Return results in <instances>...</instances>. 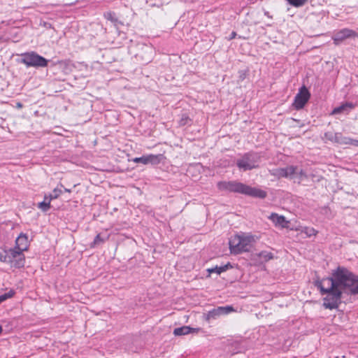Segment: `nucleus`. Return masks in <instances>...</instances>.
Returning a JSON list of instances; mask_svg holds the SVG:
<instances>
[{
  "label": "nucleus",
  "instance_id": "nucleus-3",
  "mask_svg": "<svg viewBox=\"0 0 358 358\" xmlns=\"http://www.w3.org/2000/svg\"><path fill=\"white\" fill-rule=\"evenodd\" d=\"M255 237L250 234H237L229 240V249L233 254L249 252L255 243Z\"/></svg>",
  "mask_w": 358,
  "mask_h": 358
},
{
  "label": "nucleus",
  "instance_id": "nucleus-13",
  "mask_svg": "<svg viewBox=\"0 0 358 358\" xmlns=\"http://www.w3.org/2000/svg\"><path fill=\"white\" fill-rule=\"evenodd\" d=\"M268 219L272 221L275 227L280 228L288 227L289 221L286 220L283 215H279L277 213H271L268 217Z\"/></svg>",
  "mask_w": 358,
  "mask_h": 358
},
{
  "label": "nucleus",
  "instance_id": "nucleus-6",
  "mask_svg": "<svg viewBox=\"0 0 358 358\" xmlns=\"http://www.w3.org/2000/svg\"><path fill=\"white\" fill-rule=\"evenodd\" d=\"M21 62L28 67L33 66L36 68L45 67L48 63V61L45 58L34 52L23 54L22 55Z\"/></svg>",
  "mask_w": 358,
  "mask_h": 358
},
{
  "label": "nucleus",
  "instance_id": "nucleus-24",
  "mask_svg": "<svg viewBox=\"0 0 358 358\" xmlns=\"http://www.w3.org/2000/svg\"><path fill=\"white\" fill-rule=\"evenodd\" d=\"M301 233L306 234L308 237L316 235V231L313 227H303L301 229Z\"/></svg>",
  "mask_w": 358,
  "mask_h": 358
},
{
  "label": "nucleus",
  "instance_id": "nucleus-26",
  "mask_svg": "<svg viewBox=\"0 0 358 358\" xmlns=\"http://www.w3.org/2000/svg\"><path fill=\"white\" fill-rule=\"evenodd\" d=\"M190 122H191L190 118L189 117L188 115H187L185 114H183L181 116L180 120H179V124L180 126H185V125L189 124Z\"/></svg>",
  "mask_w": 358,
  "mask_h": 358
},
{
  "label": "nucleus",
  "instance_id": "nucleus-33",
  "mask_svg": "<svg viewBox=\"0 0 358 358\" xmlns=\"http://www.w3.org/2000/svg\"><path fill=\"white\" fill-rule=\"evenodd\" d=\"M240 80H243L245 78V73H241V75H240Z\"/></svg>",
  "mask_w": 358,
  "mask_h": 358
},
{
  "label": "nucleus",
  "instance_id": "nucleus-14",
  "mask_svg": "<svg viewBox=\"0 0 358 358\" xmlns=\"http://www.w3.org/2000/svg\"><path fill=\"white\" fill-rule=\"evenodd\" d=\"M354 108V105L350 102H345L338 107L335 108L331 113V115H336L340 113L348 114Z\"/></svg>",
  "mask_w": 358,
  "mask_h": 358
},
{
  "label": "nucleus",
  "instance_id": "nucleus-10",
  "mask_svg": "<svg viewBox=\"0 0 358 358\" xmlns=\"http://www.w3.org/2000/svg\"><path fill=\"white\" fill-rule=\"evenodd\" d=\"M356 36H357L355 31L350 29H343L334 34L332 39L335 45H338L346 38Z\"/></svg>",
  "mask_w": 358,
  "mask_h": 358
},
{
  "label": "nucleus",
  "instance_id": "nucleus-23",
  "mask_svg": "<svg viewBox=\"0 0 358 358\" xmlns=\"http://www.w3.org/2000/svg\"><path fill=\"white\" fill-rule=\"evenodd\" d=\"M271 175L276 176L278 178H287L286 172L285 171V168H280L273 170L271 172Z\"/></svg>",
  "mask_w": 358,
  "mask_h": 358
},
{
  "label": "nucleus",
  "instance_id": "nucleus-36",
  "mask_svg": "<svg viewBox=\"0 0 358 358\" xmlns=\"http://www.w3.org/2000/svg\"><path fill=\"white\" fill-rule=\"evenodd\" d=\"M2 330H3L2 327L0 325V334L2 332Z\"/></svg>",
  "mask_w": 358,
  "mask_h": 358
},
{
  "label": "nucleus",
  "instance_id": "nucleus-15",
  "mask_svg": "<svg viewBox=\"0 0 358 358\" xmlns=\"http://www.w3.org/2000/svg\"><path fill=\"white\" fill-rule=\"evenodd\" d=\"M199 329L191 328L189 326H183L181 327L176 328L173 330V334L175 336H184L187 335L190 333L198 332Z\"/></svg>",
  "mask_w": 358,
  "mask_h": 358
},
{
  "label": "nucleus",
  "instance_id": "nucleus-12",
  "mask_svg": "<svg viewBox=\"0 0 358 358\" xmlns=\"http://www.w3.org/2000/svg\"><path fill=\"white\" fill-rule=\"evenodd\" d=\"M28 248V237L24 234H20L15 241V247L13 250L23 252Z\"/></svg>",
  "mask_w": 358,
  "mask_h": 358
},
{
  "label": "nucleus",
  "instance_id": "nucleus-2",
  "mask_svg": "<svg viewBox=\"0 0 358 358\" xmlns=\"http://www.w3.org/2000/svg\"><path fill=\"white\" fill-rule=\"evenodd\" d=\"M217 187L220 190L243 194L255 198L264 199L266 196L265 191L237 181H222L217 183Z\"/></svg>",
  "mask_w": 358,
  "mask_h": 358
},
{
  "label": "nucleus",
  "instance_id": "nucleus-16",
  "mask_svg": "<svg viewBox=\"0 0 358 358\" xmlns=\"http://www.w3.org/2000/svg\"><path fill=\"white\" fill-rule=\"evenodd\" d=\"M285 171L286 172L287 178H294L297 173V166H289L285 167Z\"/></svg>",
  "mask_w": 358,
  "mask_h": 358
},
{
  "label": "nucleus",
  "instance_id": "nucleus-32",
  "mask_svg": "<svg viewBox=\"0 0 358 358\" xmlns=\"http://www.w3.org/2000/svg\"><path fill=\"white\" fill-rule=\"evenodd\" d=\"M349 145H353V146H355V147H358V140L353 139V138H350V141Z\"/></svg>",
  "mask_w": 358,
  "mask_h": 358
},
{
  "label": "nucleus",
  "instance_id": "nucleus-17",
  "mask_svg": "<svg viewBox=\"0 0 358 358\" xmlns=\"http://www.w3.org/2000/svg\"><path fill=\"white\" fill-rule=\"evenodd\" d=\"M13 250L10 249L8 250H5L3 252H0V261L2 262L10 263L11 262V255L13 253Z\"/></svg>",
  "mask_w": 358,
  "mask_h": 358
},
{
  "label": "nucleus",
  "instance_id": "nucleus-34",
  "mask_svg": "<svg viewBox=\"0 0 358 358\" xmlns=\"http://www.w3.org/2000/svg\"><path fill=\"white\" fill-rule=\"evenodd\" d=\"M236 32H232L230 37H229V39H233L236 37Z\"/></svg>",
  "mask_w": 358,
  "mask_h": 358
},
{
  "label": "nucleus",
  "instance_id": "nucleus-7",
  "mask_svg": "<svg viewBox=\"0 0 358 358\" xmlns=\"http://www.w3.org/2000/svg\"><path fill=\"white\" fill-rule=\"evenodd\" d=\"M233 311H234V309L231 306H220L205 313L203 317L206 321L210 322V320H216L220 315H227Z\"/></svg>",
  "mask_w": 358,
  "mask_h": 358
},
{
  "label": "nucleus",
  "instance_id": "nucleus-21",
  "mask_svg": "<svg viewBox=\"0 0 358 358\" xmlns=\"http://www.w3.org/2000/svg\"><path fill=\"white\" fill-rule=\"evenodd\" d=\"M103 16L106 19L108 20H110L115 25H117V23H119L118 19L115 16V13L108 11L103 14Z\"/></svg>",
  "mask_w": 358,
  "mask_h": 358
},
{
  "label": "nucleus",
  "instance_id": "nucleus-35",
  "mask_svg": "<svg viewBox=\"0 0 358 358\" xmlns=\"http://www.w3.org/2000/svg\"><path fill=\"white\" fill-rule=\"evenodd\" d=\"M64 191L66 192H71V190L70 189H67V188H64Z\"/></svg>",
  "mask_w": 358,
  "mask_h": 358
},
{
  "label": "nucleus",
  "instance_id": "nucleus-19",
  "mask_svg": "<svg viewBox=\"0 0 358 358\" xmlns=\"http://www.w3.org/2000/svg\"><path fill=\"white\" fill-rule=\"evenodd\" d=\"M50 201L51 200H49L48 196L45 195L44 197V200L42 202L39 203L38 206L43 211L46 212L50 208Z\"/></svg>",
  "mask_w": 358,
  "mask_h": 358
},
{
  "label": "nucleus",
  "instance_id": "nucleus-8",
  "mask_svg": "<svg viewBox=\"0 0 358 358\" xmlns=\"http://www.w3.org/2000/svg\"><path fill=\"white\" fill-rule=\"evenodd\" d=\"M310 96V94L305 86H302L299 93L296 95L294 101V106L296 109L299 110L304 107Z\"/></svg>",
  "mask_w": 358,
  "mask_h": 358
},
{
  "label": "nucleus",
  "instance_id": "nucleus-20",
  "mask_svg": "<svg viewBox=\"0 0 358 358\" xmlns=\"http://www.w3.org/2000/svg\"><path fill=\"white\" fill-rule=\"evenodd\" d=\"M59 186L60 187H57L53 189L52 193H50L49 195H47L49 198V200L57 199L61 195L62 193V188L63 187V185L60 184Z\"/></svg>",
  "mask_w": 358,
  "mask_h": 358
},
{
  "label": "nucleus",
  "instance_id": "nucleus-9",
  "mask_svg": "<svg viewBox=\"0 0 358 358\" xmlns=\"http://www.w3.org/2000/svg\"><path fill=\"white\" fill-rule=\"evenodd\" d=\"M162 155H143L140 157H135L133 159V162L135 163H141L143 164H152L157 165L159 164L162 159Z\"/></svg>",
  "mask_w": 358,
  "mask_h": 358
},
{
  "label": "nucleus",
  "instance_id": "nucleus-5",
  "mask_svg": "<svg viewBox=\"0 0 358 358\" xmlns=\"http://www.w3.org/2000/svg\"><path fill=\"white\" fill-rule=\"evenodd\" d=\"M261 162V155L257 152H250L244 154L236 160V166L239 170L247 171L257 169Z\"/></svg>",
  "mask_w": 358,
  "mask_h": 358
},
{
  "label": "nucleus",
  "instance_id": "nucleus-18",
  "mask_svg": "<svg viewBox=\"0 0 358 358\" xmlns=\"http://www.w3.org/2000/svg\"><path fill=\"white\" fill-rule=\"evenodd\" d=\"M229 267H231V265L229 263H228L227 264L224 265V266H215L214 268H208V272L209 273H216L217 274H220L221 273L226 271Z\"/></svg>",
  "mask_w": 358,
  "mask_h": 358
},
{
  "label": "nucleus",
  "instance_id": "nucleus-31",
  "mask_svg": "<svg viewBox=\"0 0 358 358\" xmlns=\"http://www.w3.org/2000/svg\"><path fill=\"white\" fill-rule=\"evenodd\" d=\"M350 141V137L344 136L342 135V136H341V138L340 139L339 144H341V145H349Z\"/></svg>",
  "mask_w": 358,
  "mask_h": 358
},
{
  "label": "nucleus",
  "instance_id": "nucleus-29",
  "mask_svg": "<svg viewBox=\"0 0 358 358\" xmlns=\"http://www.w3.org/2000/svg\"><path fill=\"white\" fill-rule=\"evenodd\" d=\"M289 4L295 7H300L303 6L307 0H288Z\"/></svg>",
  "mask_w": 358,
  "mask_h": 358
},
{
  "label": "nucleus",
  "instance_id": "nucleus-11",
  "mask_svg": "<svg viewBox=\"0 0 358 358\" xmlns=\"http://www.w3.org/2000/svg\"><path fill=\"white\" fill-rule=\"evenodd\" d=\"M11 258L10 265L11 267L22 268L24 266L25 259L23 252H17L16 250H13V253H10Z\"/></svg>",
  "mask_w": 358,
  "mask_h": 358
},
{
  "label": "nucleus",
  "instance_id": "nucleus-4",
  "mask_svg": "<svg viewBox=\"0 0 358 358\" xmlns=\"http://www.w3.org/2000/svg\"><path fill=\"white\" fill-rule=\"evenodd\" d=\"M336 275L338 280L342 282L341 293L345 291L351 294H358V275L344 267H342V270Z\"/></svg>",
  "mask_w": 358,
  "mask_h": 358
},
{
  "label": "nucleus",
  "instance_id": "nucleus-28",
  "mask_svg": "<svg viewBox=\"0 0 358 358\" xmlns=\"http://www.w3.org/2000/svg\"><path fill=\"white\" fill-rule=\"evenodd\" d=\"M341 136V133H335L334 134H331L329 137V139L331 140V141L339 143Z\"/></svg>",
  "mask_w": 358,
  "mask_h": 358
},
{
  "label": "nucleus",
  "instance_id": "nucleus-30",
  "mask_svg": "<svg viewBox=\"0 0 358 358\" xmlns=\"http://www.w3.org/2000/svg\"><path fill=\"white\" fill-rule=\"evenodd\" d=\"M295 178H297L300 182L303 178H306L307 175L302 169H299L297 168V173H296Z\"/></svg>",
  "mask_w": 358,
  "mask_h": 358
},
{
  "label": "nucleus",
  "instance_id": "nucleus-1",
  "mask_svg": "<svg viewBox=\"0 0 358 358\" xmlns=\"http://www.w3.org/2000/svg\"><path fill=\"white\" fill-rule=\"evenodd\" d=\"M340 270H342V267H338L332 273V277L317 280L314 282L322 294H327L323 300V306L327 309L337 308L341 303L342 282L338 280L336 275Z\"/></svg>",
  "mask_w": 358,
  "mask_h": 358
},
{
  "label": "nucleus",
  "instance_id": "nucleus-37",
  "mask_svg": "<svg viewBox=\"0 0 358 358\" xmlns=\"http://www.w3.org/2000/svg\"><path fill=\"white\" fill-rule=\"evenodd\" d=\"M1 40V37L0 36V41Z\"/></svg>",
  "mask_w": 358,
  "mask_h": 358
},
{
  "label": "nucleus",
  "instance_id": "nucleus-25",
  "mask_svg": "<svg viewBox=\"0 0 358 358\" xmlns=\"http://www.w3.org/2000/svg\"><path fill=\"white\" fill-rule=\"evenodd\" d=\"M15 294V292L13 290H10L7 293L0 295V303L3 302L4 301L13 297Z\"/></svg>",
  "mask_w": 358,
  "mask_h": 358
},
{
  "label": "nucleus",
  "instance_id": "nucleus-27",
  "mask_svg": "<svg viewBox=\"0 0 358 358\" xmlns=\"http://www.w3.org/2000/svg\"><path fill=\"white\" fill-rule=\"evenodd\" d=\"M108 237L103 238L101 236L100 234H97L96 236V237L94 238V240L93 242V245L95 246V245H97L104 243L108 239Z\"/></svg>",
  "mask_w": 358,
  "mask_h": 358
},
{
  "label": "nucleus",
  "instance_id": "nucleus-22",
  "mask_svg": "<svg viewBox=\"0 0 358 358\" xmlns=\"http://www.w3.org/2000/svg\"><path fill=\"white\" fill-rule=\"evenodd\" d=\"M259 257L261 260L267 262L273 258V255L271 252L268 251H262L259 253Z\"/></svg>",
  "mask_w": 358,
  "mask_h": 358
}]
</instances>
